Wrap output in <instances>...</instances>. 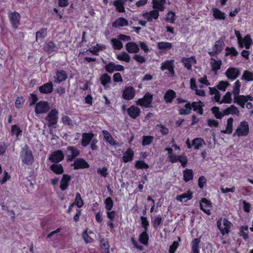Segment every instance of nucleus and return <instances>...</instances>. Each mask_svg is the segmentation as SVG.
<instances>
[{
    "mask_svg": "<svg viewBox=\"0 0 253 253\" xmlns=\"http://www.w3.org/2000/svg\"><path fill=\"white\" fill-rule=\"evenodd\" d=\"M217 227L222 236L228 234L230 232V229L233 226L232 222L227 218H219L216 221Z\"/></svg>",
    "mask_w": 253,
    "mask_h": 253,
    "instance_id": "nucleus-1",
    "label": "nucleus"
},
{
    "mask_svg": "<svg viewBox=\"0 0 253 253\" xmlns=\"http://www.w3.org/2000/svg\"><path fill=\"white\" fill-rule=\"evenodd\" d=\"M20 158L22 163L28 166L32 165L34 161L33 153L28 146L22 148L20 153Z\"/></svg>",
    "mask_w": 253,
    "mask_h": 253,
    "instance_id": "nucleus-2",
    "label": "nucleus"
},
{
    "mask_svg": "<svg viewBox=\"0 0 253 253\" xmlns=\"http://www.w3.org/2000/svg\"><path fill=\"white\" fill-rule=\"evenodd\" d=\"M225 37L224 36L220 37L212 46V50L208 52L209 54L213 57L221 53L225 46Z\"/></svg>",
    "mask_w": 253,
    "mask_h": 253,
    "instance_id": "nucleus-3",
    "label": "nucleus"
},
{
    "mask_svg": "<svg viewBox=\"0 0 253 253\" xmlns=\"http://www.w3.org/2000/svg\"><path fill=\"white\" fill-rule=\"evenodd\" d=\"M250 128L248 123L246 121L240 122L239 126L234 132L233 136L243 137L248 135Z\"/></svg>",
    "mask_w": 253,
    "mask_h": 253,
    "instance_id": "nucleus-4",
    "label": "nucleus"
},
{
    "mask_svg": "<svg viewBox=\"0 0 253 253\" xmlns=\"http://www.w3.org/2000/svg\"><path fill=\"white\" fill-rule=\"evenodd\" d=\"M58 112L56 109H51L45 117V120L47 121V125L54 128L56 127L58 119Z\"/></svg>",
    "mask_w": 253,
    "mask_h": 253,
    "instance_id": "nucleus-5",
    "label": "nucleus"
},
{
    "mask_svg": "<svg viewBox=\"0 0 253 253\" xmlns=\"http://www.w3.org/2000/svg\"><path fill=\"white\" fill-rule=\"evenodd\" d=\"M80 154V151L76 147L69 146L65 150V156L67 162H73Z\"/></svg>",
    "mask_w": 253,
    "mask_h": 253,
    "instance_id": "nucleus-6",
    "label": "nucleus"
},
{
    "mask_svg": "<svg viewBox=\"0 0 253 253\" xmlns=\"http://www.w3.org/2000/svg\"><path fill=\"white\" fill-rule=\"evenodd\" d=\"M153 95L151 93L146 92L143 97L138 99L136 103L142 107L148 108L151 107V104L153 101Z\"/></svg>",
    "mask_w": 253,
    "mask_h": 253,
    "instance_id": "nucleus-7",
    "label": "nucleus"
},
{
    "mask_svg": "<svg viewBox=\"0 0 253 253\" xmlns=\"http://www.w3.org/2000/svg\"><path fill=\"white\" fill-rule=\"evenodd\" d=\"M8 16L12 28L16 29L20 25V14L16 12H12L11 11L8 12Z\"/></svg>",
    "mask_w": 253,
    "mask_h": 253,
    "instance_id": "nucleus-8",
    "label": "nucleus"
},
{
    "mask_svg": "<svg viewBox=\"0 0 253 253\" xmlns=\"http://www.w3.org/2000/svg\"><path fill=\"white\" fill-rule=\"evenodd\" d=\"M50 109L48 103L45 101H40L35 105V112L36 114H41L47 113Z\"/></svg>",
    "mask_w": 253,
    "mask_h": 253,
    "instance_id": "nucleus-9",
    "label": "nucleus"
},
{
    "mask_svg": "<svg viewBox=\"0 0 253 253\" xmlns=\"http://www.w3.org/2000/svg\"><path fill=\"white\" fill-rule=\"evenodd\" d=\"M169 159L172 164L180 162L183 168L186 167L188 162L187 157L184 154L181 155H170L169 156Z\"/></svg>",
    "mask_w": 253,
    "mask_h": 253,
    "instance_id": "nucleus-10",
    "label": "nucleus"
},
{
    "mask_svg": "<svg viewBox=\"0 0 253 253\" xmlns=\"http://www.w3.org/2000/svg\"><path fill=\"white\" fill-rule=\"evenodd\" d=\"M65 157V155L61 150H58L52 152L48 157V160L53 163H59L62 161Z\"/></svg>",
    "mask_w": 253,
    "mask_h": 253,
    "instance_id": "nucleus-11",
    "label": "nucleus"
},
{
    "mask_svg": "<svg viewBox=\"0 0 253 253\" xmlns=\"http://www.w3.org/2000/svg\"><path fill=\"white\" fill-rule=\"evenodd\" d=\"M212 207L211 202L206 199V198H202L200 202V208L204 212L208 215L211 214V211L210 208Z\"/></svg>",
    "mask_w": 253,
    "mask_h": 253,
    "instance_id": "nucleus-12",
    "label": "nucleus"
},
{
    "mask_svg": "<svg viewBox=\"0 0 253 253\" xmlns=\"http://www.w3.org/2000/svg\"><path fill=\"white\" fill-rule=\"evenodd\" d=\"M135 94V90L133 86H127L123 91L122 97L124 99L129 101L134 98Z\"/></svg>",
    "mask_w": 253,
    "mask_h": 253,
    "instance_id": "nucleus-13",
    "label": "nucleus"
},
{
    "mask_svg": "<svg viewBox=\"0 0 253 253\" xmlns=\"http://www.w3.org/2000/svg\"><path fill=\"white\" fill-rule=\"evenodd\" d=\"M106 72L109 73H112L114 71H123L124 70V67L120 64H116L113 62H110L105 66Z\"/></svg>",
    "mask_w": 253,
    "mask_h": 253,
    "instance_id": "nucleus-14",
    "label": "nucleus"
},
{
    "mask_svg": "<svg viewBox=\"0 0 253 253\" xmlns=\"http://www.w3.org/2000/svg\"><path fill=\"white\" fill-rule=\"evenodd\" d=\"M240 73V70L238 68L229 67L226 70L225 74L228 79L234 80L239 77Z\"/></svg>",
    "mask_w": 253,
    "mask_h": 253,
    "instance_id": "nucleus-15",
    "label": "nucleus"
},
{
    "mask_svg": "<svg viewBox=\"0 0 253 253\" xmlns=\"http://www.w3.org/2000/svg\"><path fill=\"white\" fill-rule=\"evenodd\" d=\"M159 16V11L155 9H153L149 12H145L142 14V16L149 22L152 21L153 19L157 20Z\"/></svg>",
    "mask_w": 253,
    "mask_h": 253,
    "instance_id": "nucleus-16",
    "label": "nucleus"
},
{
    "mask_svg": "<svg viewBox=\"0 0 253 253\" xmlns=\"http://www.w3.org/2000/svg\"><path fill=\"white\" fill-rule=\"evenodd\" d=\"M94 137V134L92 132L83 133L81 140L82 146L84 147L87 146Z\"/></svg>",
    "mask_w": 253,
    "mask_h": 253,
    "instance_id": "nucleus-17",
    "label": "nucleus"
},
{
    "mask_svg": "<svg viewBox=\"0 0 253 253\" xmlns=\"http://www.w3.org/2000/svg\"><path fill=\"white\" fill-rule=\"evenodd\" d=\"M72 166H74V169H87L89 167V165L83 158L77 159Z\"/></svg>",
    "mask_w": 253,
    "mask_h": 253,
    "instance_id": "nucleus-18",
    "label": "nucleus"
},
{
    "mask_svg": "<svg viewBox=\"0 0 253 253\" xmlns=\"http://www.w3.org/2000/svg\"><path fill=\"white\" fill-rule=\"evenodd\" d=\"M127 113L131 118L136 119L140 115L141 110L138 107L131 105L127 108Z\"/></svg>",
    "mask_w": 253,
    "mask_h": 253,
    "instance_id": "nucleus-19",
    "label": "nucleus"
},
{
    "mask_svg": "<svg viewBox=\"0 0 253 253\" xmlns=\"http://www.w3.org/2000/svg\"><path fill=\"white\" fill-rule=\"evenodd\" d=\"M181 62L188 70H191L192 64H196L197 60L194 56H191L188 58H182Z\"/></svg>",
    "mask_w": 253,
    "mask_h": 253,
    "instance_id": "nucleus-20",
    "label": "nucleus"
},
{
    "mask_svg": "<svg viewBox=\"0 0 253 253\" xmlns=\"http://www.w3.org/2000/svg\"><path fill=\"white\" fill-rule=\"evenodd\" d=\"M53 90V85L51 82L43 84L39 87V90L42 94H49Z\"/></svg>",
    "mask_w": 253,
    "mask_h": 253,
    "instance_id": "nucleus-21",
    "label": "nucleus"
},
{
    "mask_svg": "<svg viewBox=\"0 0 253 253\" xmlns=\"http://www.w3.org/2000/svg\"><path fill=\"white\" fill-rule=\"evenodd\" d=\"M43 49L47 54H50L58 50V47L52 41H47L44 43Z\"/></svg>",
    "mask_w": 253,
    "mask_h": 253,
    "instance_id": "nucleus-22",
    "label": "nucleus"
},
{
    "mask_svg": "<svg viewBox=\"0 0 253 253\" xmlns=\"http://www.w3.org/2000/svg\"><path fill=\"white\" fill-rule=\"evenodd\" d=\"M106 214L107 218L109 219L107 222V226H109L111 229H114L115 228V225L113 223L115 216L117 214L116 211L111 210L110 211H106Z\"/></svg>",
    "mask_w": 253,
    "mask_h": 253,
    "instance_id": "nucleus-23",
    "label": "nucleus"
},
{
    "mask_svg": "<svg viewBox=\"0 0 253 253\" xmlns=\"http://www.w3.org/2000/svg\"><path fill=\"white\" fill-rule=\"evenodd\" d=\"M71 179V176L67 174H63L60 181V188L64 191L67 189L69 185V182Z\"/></svg>",
    "mask_w": 253,
    "mask_h": 253,
    "instance_id": "nucleus-24",
    "label": "nucleus"
},
{
    "mask_svg": "<svg viewBox=\"0 0 253 253\" xmlns=\"http://www.w3.org/2000/svg\"><path fill=\"white\" fill-rule=\"evenodd\" d=\"M192 109L193 111L196 112L199 114L202 115L204 114L203 107L204 103L201 100L197 102L194 101L191 103Z\"/></svg>",
    "mask_w": 253,
    "mask_h": 253,
    "instance_id": "nucleus-25",
    "label": "nucleus"
},
{
    "mask_svg": "<svg viewBox=\"0 0 253 253\" xmlns=\"http://www.w3.org/2000/svg\"><path fill=\"white\" fill-rule=\"evenodd\" d=\"M167 0H152L153 9H157L159 11H163L165 9V5Z\"/></svg>",
    "mask_w": 253,
    "mask_h": 253,
    "instance_id": "nucleus-26",
    "label": "nucleus"
},
{
    "mask_svg": "<svg viewBox=\"0 0 253 253\" xmlns=\"http://www.w3.org/2000/svg\"><path fill=\"white\" fill-rule=\"evenodd\" d=\"M134 155V151L130 148H128L122 157L123 162L125 163L131 162L133 159Z\"/></svg>",
    "mask_w": 253,
    "mask_h": 253,
    "instance_id": "nucleus-27",
    "label": "nucleus"
},
{
    "mask_svg": "<svg viewBox=\"0 0 253 253\" xmlns=\"http://www.w3.org/2000/svg\"><path fill=\"white\" fill-rule=\"evenodd\" d=\"M55 82L56 83H60L65 81L67 78V74L64 70H57L56 72V76L55 77Z\"/></svg>",
    "mask_w": 253,
    "mask_h": 253,
    "instance_id": "nucleus-28",
    "label": "nucleus"
},
{
    "mask_svg": "<svg viewBox=\"0 0 253 253\" xmlns=\"http://www.w3.org/2000/svg\"><path fill=\"white\" fill-rule=\"evenodd\" d=\"M126 50L130 53H136L139 52L138 45L134 42H128L126 45Z\"/></svg>",
    "mask_w": 253,
    "mask_h": 253,
    "instance_id": "nucleus-29",
    "label": "nucleus"
},
{
    "mask_svg": "<svg viewBox=\"0 0 253 253\" xmlns=\"http://www.w3.org/2000/svg\"><path fill=\"white\" fill-rule=\"evenodd\" d=\"M201 239L196 238L193 239L191 243V253H200V243Z\"/></svg>",
    "mask_w": 253,
    "mask_h": 253,
    "instance_id": "nucleus-30",
    "label": "nucleus"
},
{
    "mask_svg": "<svg viewBox=\"0 0 253 253\" xmlns=\"http://www.w3.org/2000/svg\"><path fill=\"white\" fill-rule=\"evenodd\" d=\"M176 97V92L172 89H169L165 93L164 98L167 103H171Z\"/></svg>",
    "mask_w": 253,
    "mask_h": 253,
    "instance_id": "nucleus-31",
    "label": "nucleus"
},
{
    "mask_svg": "<svg viewBox=\"0 0 253 253\" xmlns=\"http://www.w3.org/2000/svg\"><path fill=\"white\" fill-rule=\"evenodd\" d=\"M50 169L57 175L62 174L64 172V168L62 165L59 163H53L50 166Z\"/></svg>",
    "mask_w": 253,
    "mask_h": 253,
    "instance_id": "nucleus-32",
    "label": "nucleus"
},
{
    "mask_svg": "<svg viewBox=\"0 0 253 253\" xmlns=\"http://www.w3.org/2000/svg\"><path fill=\"white\" fill-rule=\"evenodd\" d=\"M193 192L190 190H188L186 192L184 193L181 195H177L176 199L181 202H183V199L186 198L185 202L190 200L193 198Z\"/></svg>",
    "mask_w": 253,
    "mask_h": 253,
    "instance_id": "nucleus-33",
    "label": "nucleus"
},
{
    "mask_svg": "<svg viewBox=\"0 0 253 253\" xmlns=\"http://www.w3.org/2000/svg\"><path fill=\"white\" fill-rule=\"evenodd\" d=\"M223 112L225 116L229 115H236L239 116L240 114V111L239 109L235 106L234 105H231L227 108L223 110Z\"/></svg>",
    "mask_w": 253,
    "mask_h": 253,
    "instance_id": "nucleus-34",
    "label": "nucleus"
},
{
    "mask_svg": "<svg viewBox=\"0 0 253 253\" xmlns=\"http://www.w3.org/2000/svg\"><path fill=\"white\" fill-rule=\"evenodd\" d=\"M211 71L216 75L217 74V72L221 68L222 61L220 59L216 60L213 58H211Z\"/></svg>",
    "mask_w": 253,
    "mask_h": 253,
    "instance_id": "nucleus-35",
    "label": "nucleus"
},
{
    "mask_svg": "<svg viewBox=\"0 0 253 253\" xmlns=\"http://www.w3.org/2000/svg\"><path fill=\"white\" fill-rule=\"evenodd\" d=\"M128 25V21L124 17H119L117 18L112 23V26L114 28L119 27H124Z\"/></svg>",
    "mask_w": 253,
    "mask_h": 253,
    "instance_id": "nucleus-36",
    "label": "nucleus"
},
{
    "mask_svg": "<svg viewBox=\"0 0 253 253\" xmlns=\"http://www.w3.org/2000/svg\"><path fill=\"white\" fill-rule=\"evenodd\" d=\"M102 132L104 138L107 142L109 143L112 146H115L117 145V142L114 140L111 134L108 131L106 130H103Z\"/></svg>",
    "mask_w": 253,
    "mask_h": 253,
    "instance_id": "nucleus-37",
    "label": "nucleus"
},
{
    "mask_svg": "<svg viewBox=\"0 0 253 253\" xmlns=\"http://www.w3.org/2000/svg\"><path fill=\"white\" fill-rule=\"evenodd\" d=\"M205 140L201 137H196L193 139L192 141V145L194 146V149L195 150H199L205 145Z\"/></svg>",
    "mask_w": 253,
    "mask_h": 253,
    "instance_id": "nucleus-38",
    "label": "nucleus"
},
{
    "mask_svg": "<svg viewBox=\"0 0 253 253\" xmlns=\"http://www.w3.org/2000/svg\"><path fill=\"white\" fill-rule=\"evenodd\" d=\"M126 0H115L113 1V5L116 7V10L120 13L125 11V2Z\"/></svg>",
    "mask_w": 253,
    "mask_h": 253,
    "instance_id": "nucleus-39",
    "label": "nucleus"
},
{
    "mask_svg": "<svg viewBox=\"0 0 253 253\" xmlns=\"http://www.w3.org/2000/svg\"><path fill=\"white\" fill-rule=\"evenodd\" d=\"M233 121L234 120L233 118L231 117L228 118L227 121L226 129L221 130V133L228 134H231L233 131Z\"/></svg>",
    "mask_w": 253,
    "mask_h": 253,
    "instance_id": "nucleus-40",
    "label": "nucleus"
},
{
    "mask_svg": "<svg viewBox=\"0 0 253 253\" xmlns=\"http://www.w3.org/2000/svg\"><path fill=\"white\" fill-rule=\"evenodd\" d=\"M183 180L185 182H187L192 180L194 177V173L191 169H186L183 171Z\"/></svg>",
    "mask_w": 253,
    "mask_h": 253,
    "instance_id": "nucleus-41",
    "label": "nucleus"
},
{
    "mask_svg": "<svg viewBox=\"0 0 253 253\" xmlns=\"http://www.w3.org/2000/svg\"><path fill=\"white\" fill-rule=\"evenodd\" d=\"M192 110V105L190 102H187L184 105V108H180L178 113L180 115H187L190 114Z\"/></svg>",
    "mask_w": 253,
    "mask_h": 253,
    "instance_id": "nucleus-42",
    "label": "nucleus"
},
{
    "mask_svg": "<svg viewBox=\"0 0 253 253\" xmlns=\"http://www.w3.org/2000/svg\"><path fill=\"white\" fill-rule=\"evenodd\" d=\"M213 15L215 19L218 20H224L225 19V13L222 12L217 8H212Z\"/></svg>",
    "mask_w": 253,
    "mask_h": 253,
    "instance_id": "nucleus-43",
    "label": "nucleus"
},
{
    "mask_svg": "<svg viewBox=\"0 0 253 253\" xmlns=\"http://www.w3.org/2000/svg\"><path fill=\"white\" fill-rule=\"evenodd\" d=\"M225 54L226 56H230L231 57H236L239 55L238 51L236 49L233 47L226 46L225 48Z\"/></svg>",
    "mask_w": 253,
    "mask_h": 253,
    "instance_id": "nucleus-44",
    "label": "nucleus"
},
{
    "mask_svg": "<svg viewBox=\"0 0 253 253\" xmlns=\"http://www.w3.org/2000/svg\"><path fill=\"white\" fill-rule=\"evenodd\" d=\"M100 81L101 84L106 88L107 84L111 82V78L108 74L104 73L100 76Z\"/></svg>",
    "mask_w": 253,
    "mask_h": 253,
    "instance_id": "nucleus-45",
    "label": "nucleus"
},
{
    "mask_svg": "<svg viewBox=\"0 0 253 253\" xmlns=\"http://www.w3.org/2000/svg\"><path fill=\"white\" fill-rule=\"evenodd\" d=\"M172 47V43L169 42H160L157 43V48L160 50H170Z\"/></svg>",
    "mask_w": 253,
    "mask_h": 253,
    "instance_id": "nucleus-46",
    "label": "nucleus"
},
{
    "mask_svg": "<svg viewBox=\"0 0 253 253\" xmlns=\"http://www.w3.org/2000/svg\"><path fill=\"white\" fill-rule=\"evenodd\" d=\"M241 80H244L246 82L253 81V73L249 70H245L242 76Z\"/></svg>",
    "mask_w": 253,
    "mask_h": 253,
    "instance_id": "nucleus-47",
    "label": "nucleus"
},
{
    "mask_svg": "<svg viewBox=\"0 0 253 253\" xmlns=\"http://www.w3.org/2000/svg\"><path fill=\"white\" fill-rule=\"evenodd\" d=\"M242 95L234 96V102L239 105L241 108H244L246 102L244 98H242Z\"/></svg>",
    "mask_w": 253,
    "mask_h": 253,
    "instance_id": "nucleus-48",
    "label": "nucleus"
},
{
    "mask_svg": "<svg viewBox=\"0 0 253 253\" xmlns=\"http://www.w3.org/2000/svg\"><path fill=\"white\" fill-rule=\"evenodd\" d=\"M149 236L147 231H143L139 235V241L144 245H147L148 244Z\"/></svg>",
    "mask_w": 253,
    "mask_h": 253,
    "instance_id": "nucleus-49",
    "label": "nucleus"
},
{
    "mask_svg": "<svg viewBox=\"0 0 253 253\" xmlns=\"http://www.w3.org/2000/svg\"><path fill=\"white\" fill-rule=\"evenodd\" d=\"M248 226H242L239 229V235L242 237L244 240H246L249 238L248 235Z\"/></svg>",
    "mask_w": 253,
    "mask_h": 253,
    "instance_id": "nucleus-50",
    "label": "nucleus"
},
{
    "mask_svg": "<svg viewBox=\"0 0 253 253\" xmlns=\"http://www.w3.org/2000/svg\"><path fill=\"white\" fill-rule=\"evenodd\" d=\"M111 42L114 49L120 50L123 48V43L119 39L113 38L111 39Z\"/></svg>",
    "mask_w": 253,
    "mask_h": 253,
    "instance_id": "nucleus-51",
    "label": "nucleus"
},
{
    "mask_svg": "<svg viewBox=\"0 0 253 253\" xmlns=\"http://www.w3.org/2000/svg\"><path fill=\"white\" fill-rule=\"evenodd\" d=\"M243 44L246 49H250L251 45L253 43V40L249 35H246L243 39Z\"/></svg>",
    "mask_w": 253,
    "mask_h": 253,
    "instance_id": "nucleus-52",
    "label": "nucleus"
},
{
    "mask_svg": "<svg viewBox=\"0 0 253 253\" xmlns=\"http://www.w3.org/2000/svg\"><path fill=\"white\" fill-rule=\"evenodd\" d=\"M173 66H174L173 60H166L161 64V69L162 71L168 70Z\"/></svg>",
    "mask_w": 253,
    "mask_h": 253,
    "instance_id": "nucleus-53",
    "label": "nucleus"
},
{
    "mask_svg": "<svg viewBox=\"0 0 253 253\" xmlns=\"http://www.w3.org/2000/svg\"><path fill=\"white\" fill-rule=\"evenodd\" d=\"M211 110L216 119H221L225 116L223 111L222 112L219 111V108L218 107H213L211 108Z\"/></svg>",
    "mask_w": 253,
    "mask_h": 253,
    "instance_id": "nucleus-54",
    "label": "nucleus"
},
{
    "mask_svg": "<svg viewBox=\"0 0 253 253\" xmlns=\"http://www.w3.org/2000/svg\"><path fill=\"white\" fill-rule=\"evenodd\" d=\"M162 223V217L160 214L158 215L153 220L152 224L153 228L157 230L159 226Z\"/></svg>",
    "mask_w": 253,
    "mask_h": 253,
    "instance_id": "nucleus-55",
    "label": "nucleus"
},
{
    "mask_svg": "<svg viewBox=\"0 0 253 253\" xmlns=\"http://www.w3.org/2000/svg\"><path fill=\"white\" fill-rule=\"evenodd\" d=\"M135 167L137 169H148L149 165L143 160H138L135 162Z\"/></svg>",
    "mask_w": 253,
    "mask_h": 253,
    "instance_id": "nucleus-56",
    "label": "nucleus"
},
{
    "mask_svg": "<svg viewBox=\"0 0 253 253\" xmlns=\"http://www.w3.org/2000/svg\"><path fill=\"white\" fill-rule=\"evenodd\" d=\"M47 28H42L36 32V39L38 41L39 39H42L47 36Z\"/></svg>",
    "mask_w": 253,
    "mask_h": 253,
    "instance_id": "nucleus-57",
    "label": "nucleus"
},
{
    "mask_svg": "<svg viewBox=\"0 0 253 253\" xmlns=\"http://www.w3.org/2000/svg\"><path fill=\"white\" fill-rule=\"evenodd\" d=\"M73 203L76 205L79 208H81L83 207L84 202L82 198L80 193H77L76 194L75 200Z\"/></svg>",
    "mask_w": 253,
    "mask_h": 253,
    "instance_id": "nucleus-58",
    "label": "nucleus"
},
{
    "mask_svg": "<svg viewBox=\"0 0 253 253\" xmlns=\"http://www.w3.org/2000/svg\"><path fill=\"white\" fill-rule=\"evenodd\" d=\"M176 17L175 12L169 11L166 17V21L169 23L173 24L176 20Z\"/></svg>",
    "mask_w": 253,
    "mask_h": 253,
    "instance_id": "nucleus-59",
    "label": "nucleus"
},
{
    "mask_svg": "<svg viewBox=\"0 0 253 253\" xmlns=\"http://www.w3.org/2000/svg\"><path fill=\"white\" fill-rule=\"evenodd\" d=\"M104 204H105V208L106 211H111L112 210L113 206L114 203L112 199L110 197H108L104 200Z\"/></svg>",
    "mask_w": 253,
    "mask_h": 253,
    "instance_id": "nucleus-60",
    "label": "nucleus"
},
{
    "mask_svg": "<svg viewBox=\"0 0 253 253\" xmlns=\"http://www.w3.org/2000/svg\"><path fill=\"white\" fill-rule=\"evenodd\" d=\"M117 59L128 63L130 61V57L129 55L126 52L123 51L121 54L117 56Z\"/></svg>",
    "mask_w": 253,
    "mask_h": 253,
    "instance_id": "nucleus-61",
    "label": "nucleus"
},
{
    "mask_svg": "<svg viewBox=\"0 0 253 253\" xmlns=\"http://www.w3.org/2000/svg\"><path fill=\"white\" fill-rule=\"evenodd\" d=\"M11 132L12 135H15L18 137L22 134V130L17 125H14L11 126Z\"/></svg>",
    "mask_w": 253,
    "mask_h": 253,
    "instance_id": "nucleus-62",
    "label": "nucleus"
},
{
    "mask_svg": "<svg viewBox=\"0 0 253 253\" xmlns=\"http://www.w3.org/2000/svg\"><path fill=\"white\" fill-rule=\"evenodd\" d=\"M154 139L151 135H144L142 137V145L144 146L150 145Z\"/></svg>",
    "mask_w": 253,
    "mask_h": 253,
    "instance_id": "nucleus-63",
    "label": "nucleus"
},
{
    "mask_svg": "<svg viewBox=\"0 0 253 253\" xmlns=\"http://www.w3.org/2000/svg\"><path fill=\"white\" fill-rule=\"evenodd\" d=\"M241 86V84L239 80H237L233 86V93L234 94V96L240 95V87Z\"/></svg>",
    "mask_w": 253,
    "mask_h": 253,
    "instance_id": "nucleus-64",
    "label": "nucleus"
}]
</instances>
